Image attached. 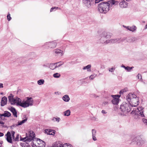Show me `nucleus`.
Returning <instances> with one entry per match:
<instances>
[{"label":"nucleus","mask_w":147,"mask_h":147,"mask_svg":"<svg viewBox=\"0 0 147 147\" xmlns=\"http://www.w3.org/2000/svg\"><path fill=\"white\" fill-rule=\"evenodd\" d=\"M127 1L129 2L131 1V0H126Z\"/></svg>","instance_id":"bf43d9fd"},{"label":"nucleus","mask_w":147,"mask_h":147,"mask_svg":"<svg viewBox=\"0 0 147 147\" xmlns=\"http://www.w3.org/2000/svg\"><path fill=\"white\" fill-rule=\"evenodd\" d=\"M96 136H92V138L94 141H96L97 140Z\"/></svg>","instance_id":"09e8293b"},{"label":"nucleus","mask_w":147,"mask_h":147,"mask_svg":"<svg viewBox=\"0 0 147 147\" xmlns=\"http://www.w3.org/2000/svg\"><path fill=\"white\" fill-rule=\"evenodd\" d=\"M132 109L131 106L129 103H126L125 102L123 103L120 106V109L123 112H129Z\"/></svg>","instance_id":"423d86ee"},{"label":"nucleus","mask_w":147,"mask_h":147,"mask_svg":"<svg viewBox=\"0 0 147 147\" xmlns=\"http://www.w3.org/2000/svg\"><path fill=\"white\" fill-rule=\"evenodd\" d=\"M43 66L44 67H49V63H46L45 64H44L43 65Z\"/></svg>","instance_id":"a18cd8bd"},{"label":"nucleus","mask_w":147,"mask_h":147,"mask_svg":"<svg viewBox=\"0 0 147 147\" xmlns=\"http://www.w3.org/2000/svg\"><path fill=\"white\" fill-rule=\"evenodd\" d=\"M110 8L109 3L107 2H102L98 5V10L102 13H107L109 11Z\"/></svg>","instance_id":"7ed1b4c3"},{"label":"nucleus","mask_w":147,"mask_h":147,"mask_svg":"<svg viewBox=\"0 0 147 147\" xmlns=\"http://www.w3.org/2000/svg\"><path fill=\"white\" fill-rule=\"evenodd\" d=\"M62 99L64 101L68 102L70 100V98L68 95H65L62 97Z\"/></svg>","instance_id":"5701e85b"},{"label":"nucleus","mask_w":147,"mask_h":147,"mask_svg":"<svg viewBox=\"0 0 147 147\" xmlns=\"http://www.w3.org/2000/svg\"><path fill=\"white\" fill-rule=\"evenodd\" d=\"M7 97L4 96L2 98L1 101V106H4L7 104Z\"/></svg>","instance_id":"a211bd4d"},{"label":"nucleus","mask_w":147,"mask_h":147,"mask_svg":"<svg viewBox=\"0 0 147 147\" xmlns=\"http://www.w3.org/2000/svg\"><path fill=\"white\" fill-rule=\"evenodd\" d=\"M18 102L19 106L24 108H26L32 106L33 105L34 102L32 98L27 97H26V99L22 101L21 99H19Z\"/></svg>","instance_id":"f03ea898"},{"label":"nucleus","mask_w":147,"mask_h":147,"mask_svg":"<svg viewBox=\"0 0 147 147\" xmlns=\"http://www.w3.org/2000/svg\"><path fill=\"white\" fill-rule=\"evenodd\" d=\"M44 80H40L37 81V83L39 85H42L44 84Z\"/></svg>","instance_id":"2f4dec72"},{"label":"nucleus","mask_w":147,"mask_h":147,"mask_svg":"<svg viewBox=\"0 0 147 147\" xmlns=\"http://www.w3.org/2000/svg\"><path fill=\"white\" fill-rule=\"evenodd\" d=\"M91 65H88L86 66H84L83 67L82 69L83 70L87 69L88 71L90 72L91 71Z\"/></svg>","instance_id":"4be33fe9"},{"label":"nucleus","mask_w":147,"mask_h":147,"mask_svg":"<svg viewBox=\"0 0 147 147\" xmlns=\"http://www.w3.org/2000/svg\"><path fill=\"white\" fill-rule=\"evenodd\" d=\"M7 18L8 21H10L11 19L10 17V14L9 13H8L7 16Z\"/></svg>","instance_id":"a19ab883"},{"label":"nucleus","mask_w":147,"mask_h":147,"mask_svg":"<svg viewBox=\"0 0 147 147\" xmlns=\"http://www.w3.org/2000/svg\"><path fill=\"white\" fill-rule=\"evenodd\" d=\"M52 120L54 122L56 121L57 122L59 123L61 120V119L58 117H54L53 118Z\"/></svg>","instance_id":"c85d7f7f"},{"label":"nucleus","mask_w":147,"mask_h":147,"mask_svg":"<svg viewBox=\"0 0 147 147\" xmlns=\"http://www.w3.org/2000/svg\"><path fill=\"white\" fill-rule=\"evenodd\" d=\"M84 3L88 8H90L91 6V3L90 0H84Z\"/></svg>","instance_id":"aec40b11"},{"label":"nucleus","mask_w":147,"mask_h":147,"mask_svg":"<svg viewBox=\"0 0 147 147\" xmlns=\"http://www.w3.org/2000/svg\"><path fill=\"white\" fill-rule=\"evenodd\" d=\"M108 102L107 101H104L103 102V104L104 105H106L108 104Z\"/></svg>","instance_id":"8fccbe9b"},{"label":"nucleus","mask_w":147,"mask_h":147,"mask_svg":"<svg viewBox=\"0 0 147 147\" xmlns=\"http://www.w3.org/2000/svg\"><path fill=\"white\" fill-rule=\"evenodd\" d=\"M27 120V118H26L25 119L20 121L18 122V124L16 125L17 126H18L19 125H22L23 123H25Z\"/></svg>","instance_id":"bb28decb"},{"label":"nucleus","mask_w":147,"mask_h":147,"mask_svg":"<svg viewBox=\"0 0 147 147\" xmlns=\"http://www.w3.org/2000/svg\"><path fill=\"white\" fill-rule=\"evenodd\" d=\"M54 52L56 54L59 56H62L63 54V51L59 49H56L54 50Z\"/></svg>","instance_id":"f3484780"},{"label":"nucleus","mask_w":147,"mask_h":147,"mask_svg":"<svg viewBox=\"0 0 147 147\" xmlns=\"http://www.w3.org/2000/svg\"><path fill=\"white\" fill-rule=\"evenodd\" d=\"M115 69V68L112 67L111 68H109V70L110 72H113L114 71Z\"/></svg>","instance_id":"79ce46f5"},{"label":"nucleus","mask_w":147,"mask_h":147,"mask_svg":"<svg viewBox=\"0 0 147 147\" xmlns=\"http://www.w3.org/2000/svg\"><path fill=\"white\" fill-rule=\"evenodd\" d=\"M63 147H73L70 144H68L67 143L63 144Z\"/></svg>","instance_id":"4c0bfd02"},{"label":"nucleus","mask_w":147,"mask_h":147,"mask_svg":"<svg viewBox=\"0 0 147 147\" xmlns=\"http://www.w3.org/2000/svg\"><path fill=\"white\" fill-rule=\"evenodd\" d=\"M116 1H115V0H111L110 1V3L112 5H114Z\"/></svg>","instance_id":"c03bdc74"},{"label":"nucleus","mask_w":147,"mask_h":147,"mask_svg":"<svg viewBox=\"0 0 147 147\" xmlns=\"http://www.w3.org/2000/svg\"><path fill=\"white\" fill-rule=\"evenodd\" d=\"M61 9L58 7H54L51 8L50 10L51 12L55 11L56 9Z\"/></svg>","instance_id":"72a5a7b5"},{"label":"nucleus","mask_w":147,"mask_h":147,"mask_svg":"<svg viewBox=\"0 0 147 147\" xmlns=\"http://www.w3.org/2000/svg\"><path fill=\"white\" fill-rule=\"evenodd\" d=\"M100 37L99 39L100 43L104 45H106L108 43H114L117 42L119 40V39H110V36L107 35L105 32L101 34Z\"/></svg>","instance_id":"f257e3e1"},{"label":"nucleus","mask_w":147,"mask_h":147,"mask_svg":"<svg viewBox=\"0 0 147 147\" xmlns=\"http://www.w3.org/2000/svg\"><path fill=\"white\" fill-rule=\"evenodd\" d=\"M4 135V134L3 133L1 132H0V137H2Z\"/></svg>","instance_id":"6e6d98bb"},{"label":"nucleus","mask_w":147,"mask_h":147,"mask_svg":"<svg viewBox=\"0 0 147 147\" xmlns=\"http://www.w3.org/2000/svg\"><path fill=\"white\" fill-rule=\"evenodd\" d=\"M129 103V104L131 106V107H135L137 106L139 103L138 98L136 96V97L134 98Z\"/></svg>","instance_id":"1a4fd4ad"},{"label":"nucleus","mask_w":147,"mask_h":147,"mask_svg":"<svg viewBox=\"0 0 147 147\" xmlns=\"http://www.w3.org/2000/svg\"><path fill=\"white\" fill-rule=\"evenodd\" d=\"M146 142V141L145 140L141 139L139 140V142H138V144L139 145H142L144 143Z\"/></svg>","instance_id":"c756f323"},{"label":"nucleus","mask_w":147,"mask_h":147,"mask_svg":"<svg viewBox=\"0 0 147 147\" xmlns=\"http://www.w3.org/2000/svg\"><path fill=\"white\" fill-rule=\"evenodd\" d=\"M35 140L31 143V145L33 147H45V143L40 139L35 138Z\"/></svg>","instance_id":"20e7f679"},{"label":"nucleus","mask_w":147,"mask_h":147,"mask_svg":"<svg viewBox=\"0 0 147 147\" xmlns=\"http://www.w3.org/2000/svg\"><path fill=\"white\" fill-rule=\"evenodd\" d=\"M15 131H12L11 132L8 131L5 134L6 139L8 142L10 143H12V137L13 139L14 138Z\"/></svg>","instance_id":"0eeeda50"},{"label":"nucleus","mask_w":147,"mask_h":147,"mask_svg":"<svg viewBox=\"0 0 147 147\" xmlns=\"http://www.w3.org/2000/svg\"><path fill=\"white\" fill-rule=\"evenodd\" d=\"M28 136L29 137V139H30V141L33 140V142H34V140H35V139L36 138H35V134L32 131H29Z\"/></svg>","instance_id":"4468645a"},{"label":"nucleus","mask_w":147,"mask_h":147,"mask_svg":"<svg viewBox=\"0 0 147 147\" xmlns=\"http://www.w3.org/2000/svg\"><path fill=\"white\" fill-rule=\"evenodd\" d=\"M143 108L142 107H139L135 110V114L142 117H144V115L143 114Z\"/></svg>","instance_id":"6e6552de"},{"label":"nucleus","mask_w":147,"mask_h":147,"mask_svg":"<svg viewBox=\"0 0 147 147\" xmlns=\"http://www.w3.org/2000/svg\"><path fill=\"white\" fill-rule=\"evenodd\" d=\"M56 65V68H58L60 66L62 65L63 64V63L61 62H59L55 63Z\"/></svg>","instance_id":"7c9ffc66"},{"label":"nucleus","mask_w":147,"mask_h":147,"mask_svg":"<svg viewBox=\"0 0 147 147\" xmlns=\"http://www.w3.org/2000/svg\"><path fill=\"white\" fill-rule=\"evenodd\" d=\"M57 44L55 41L49 42L45 43L44 45L46 47L47 46L49 48H55Z\"/></svg>","instance_id":"9d476101"},{"label":"nucleus","mask_w":147,"mask_h":147,"mask_svg":"<svg viewBox=\"0 0 147 147\" xmlns=\"http://www.w3.org/2000/svg\"><path fill=\"white\" fill-rule=\"evenodd\" d=\"M123 26L126 28L127 30L132 32H135L136 31L137 29V27L135 26H125L123 25Z\"/></svg>","instance_id":"2eb2a0df"},{"label":"nucleus","mask_w":147,"mask_h":147,"mask_svg":"<svg viewBox=\"0 0 147 147\" xmlns=\"http://www.w3.org/2000/svg\"><path fill=\"white\" fill-rule=\"evenodd\" d=\"M97 76V75L95 74H94L91 75L90 77L89 78L90 80H92Z\"/></svg>","instance_id":"e433bc0d"},{"label":"nucleus","mask_w":147,"mask_h":147,"mask_svg":"<svg viewBox=\"0 0 147 147\" xmlns=\"http://www.w3.org/2000/svg\"><path fill=\"white\" fill-rule=\"evenodd\" d=\"M3 84L0 83V88H3Z\"/></svg>","instance_id":"864d4df0"},{"label":"nucleus","mask_w":147,"mask_h":147,"mask_svg":"<svg viewBox=\"0 0 147 147\" xmlns=\"http://www.w3.org/2000/svg\"><path fill=\"white\" fill-rule=\"evenodd\" d=\"M136 97V95L134 93H130L126 97V99L129 102H130L134 98Z\"/></svg>","instance_id":"f8f14e48"},{"label":"nucleus","mask_w":147,"mask_h":147,"mask_svg":"<svg viewBox=\"0 0 147 147\" xmlns=\"http://www.w3.org/2000/svg\"><path fill=\"white\" fill-rule=\"evenodd\" d=\"M54 147H63V145L61 142L57 141L53 144Z\"/></svg>","instance_id":"6ab92c4d"},{"label":"nucleus","mask_w":147,"mask_h":147,"mask_svg":"<svg viewBox=\"0 0 147 147\" xmlns=\"http://www.w3.org/2000/svg\"><path fill=\"white\" fill-rule=\"evenodd\" d=\"M26 136L25 137L22 138H20V140L23 141L24 142H30V139H29V137L28 136V134H26Z\"/></svg>","instance_id":"412c9836"},{"label":"nucleus","mask_w":147,"mask_h":147,"mask_svg":"<svg viewBox=\"0 0 147 147\" xmlns=\"http://www.w3.org/2000/svg\"><path fill=\"white\" fill-rule=\"evenodd\" d=\"M134 67H130L129 66H127L125 67V69L128 71H131V70L134 68Z\"/></svg>","instance_id":"f704fd0d"},{"label":"nucleus","mask_w":147,"mask_h":147,"mask_svg":"<svg viewBox=\"0 0 147 147\" xmlns=\"http://www.w3.org/2000/svg\"><path fill=\"white\" fill-rule=\"evenodd\" d=\"M10 110L12 113L13 116L15 117H17V112L15 109L14 108L11 107L10 108Z\"/></svg>","instance_id":"b1692460"},{"label":"nucleus","mask_w":147,"mask_h":147,"mask_svg":"<svg viewBox=\"0 0 147 147\" xmlns=\"http://www.w3.org/2000/svg\"><path fill=\"white\" fill-rule=\"evenodd\" d=\"M127 88H125L121 90L119 92V93L120 94H123L125 92L127 91Z\"/></svg>","instance_id":"c9c22d12"},{"label":"nucleus","mask_w":147,"mask_h":147,"mask_svg":"<svg viewBox=\"0 0 147 147\" xmlns=\"http://www.w3.org/2000/svg\"><path fill=\"white\" fill-rule=\"evenodd\" d=\"M137 77L139 79H142L141 75L140 74H138L137 76Z\"/></svg>","instance_id":"de8ad7c7"},{"label":"nucleus","mask_w":147,"mask_h":147,"mask_svg":"<svg viewBox=\"0 0 147 147\" xmlns=\"http://www.w3.org/2000/svg\"><path fill=\"white\" fill-rule=\"evenodd\" d=\"M121 67H123L125 69V66H124V65H122L121 66Z\"/></svg>","instance_id":"13d9d810"},{"label":"nucleus","mask_w":147,"mask_h":147,"mask_svg":"<svg viewBox=\"0 0 147 147\" xmlns=\"http://www.w3.org/2000/svg\"><path fill=\"white\" fill-rule=\"evenodd\" d=\"M143 122L146 124L147 125V119H143L142 120Z\"/></svg>","instance_id":"49530a36"},{"label":"nucleus","mask_w":147,"mask_h":147,"mask_svg":"<svg viewBox=\"0 0 147 147\" xmlns=\"http://www.w3.org/2000/svg\"><path fill=\"white\" fill-rule=\"evenodd\" d=\"M2 116H3L4 117H9L11 115V114L9 112L5 111L4 112V113L3 114H2Z\"/></svg>","instance_id":"393cba45"},{"label":"nucleus","mask_w":147,"mask_h":147,"mask_svg":"<svg viewBox=\"0 0 147 147\" xmlns=\"http://www.w3.org/2000/svg\"><path fill=\"white\" fill-rule=\"evenodd\" d=\"M92 136H96V131L94 129H92Z\"/></svg>","instance_id":"58836bf2"},{"label":"nucleus","mask_w":147,"mask_h":147,"mask_svg":"<svg viewBox=\"0 0 147 147\" xmlns=\"http://www.w3.org/2000/svg\"><path fill=\"white\" fill-rule=\"evenodd\" d=\"M19 135L17 134L16 138L14 137V139H13L16 141H18L19 139Z\"/></svg>","instance_id":"ea45409f"},{"label":"nucleus","mask_w":147,"mask_h":147,"mask_svg":"<svg viewBox=\"0 0 147 147\" xmlns=\"http://www.w3.org/2000/svg\"><path fill=\"white\" fill-rule=\"evenodd\" d=\"M1 143H0V147H1Z\"/></svg>","instance_id":"680f3d73"},{"label":"nucleus","mask_w":147,"mask_h":147,"mask_svg":"<svg viewBox=\"0 0 147 147\" xmlns=\"http://www.w3.org/2000/svg\"><path fill=\"white\" fill-rule=\"evenodd\" d=\"M13 97L14 96L12 94H9L8 97L9 102L12 105H16L17 106H19L18 100L19 99H21L18 97L14 98Z\"/></svg>","instance_id":"39448f33"},{"label":"nucleus","mask_w":147,"mask_h":147,"mask_svg":"<svg viewBox=\"0 0 147 147\" xmlns=\"http://www.w3.org/2000/svg\"><path fill=\"white\" fill-rule=\"evenodd\" d=\"M102 0H95V3H98L100 1H102Z\"/></svg>","instance_id":"3c124183"},{"label":"nucleus","mask_w":147,"mask_h":147,"mask_svg":"<svg viewBox=\"0 0 147 147\" xmlns=\"http://www.w3.org/2000/svg\"><path fill=\"white\" fill-rule=\"evenodd\" d=\"M48 147H54L53 146V145H52V146H49Z\"/></svg>","instance_id":"052dcab7"},{"label":"nucleus","mask_w":147,"mask_h":147,"mask_svg":"<svg viewBox=\"0 0 147 147\" xmlns=\"http://www.w3.org/2000/svg\"><path fill=\"white\" fill-rule=\"evenodd\" d=\"M0 115H1V114H0ZM5 117H3V116L0 115V121H3L5 120Z\"/></svg>","instance_id":"37998d69"},{"label":"nucleus","mask_w":147,"mask_h":147,"mask_svg":"<svg viewBox=\"0 0 147 147\" xmlns=\"http://www.w3.org/2000/svg\"><path fill=\"white\" fill-rule=\"evenodd\" d=\"M144 29V30L147 29V24H146V25L145 26Z\"/></svg>","instance_id":"4d7b16f0"},{"label":"nucleus","mask_w":147,"mask_h":147,"mask_svg":"<svg viewBox=\"0 0 147 147\" xmlns=\"http://www.w3.org/2000/svg\"><path fill=\"white\" fill-rule=\"evenodd\" d=\"M49 67L53 70L56 69L55 63L49 64Z\"/></svg>","instance_id":"a878e982"},{"label":"nucleus","mask_w":147,"mask_h":147,"mask_svg":"<svg viewBox=\"0 0 147 147\" xmlns=\"http://www.w3.org/2000/svg\"><path fill=\"white\" fill-rule=\"evenodd\" d=\"M4 124V123L2 121H0V124L3 125Z\"/></svg>","instance_id":"5fc2aeb1"},{"label":"nucleus","mask_w":147,"mask_h":147,"mask_svg":"<svg viewBox=\"0 0 147 147\" xmlns=\"http://www.w3.org/2000/svg\"><path fill=\"white\" fill-rule=\"evenodd\" d=\"M119 5L121 8H126L128 7V4L125 1L123 0L120 2Z\"/></svg>","instance_id":"dca6fc26"},{"label":"nucleus","mask_w":147,"mask_h":147,"mask_svg":"<svg viewBox=\"0 0 147 147\" xmlns=\"http://www.w3.org/2000/svg\"><path fill=\"white\" fill-rule=\"evenodd\" d=\"M101 112L103 114H106L107 113V112L106 111L104 110H102V111Z\"/></svg>","instance_id":"603ef678"},{"label":"nucleus","mask_w":147,"mask_h":147,"mask_svg":"<svg viewBox=\"0 0 147 147\" xmlns=\"http://www.w3.org/2000/svg\"><path fill=\"white\" fill-rule=\"evenodd\" d=\"M113 99L112 102L114 105H117L119 102V98L120 96L119 95H111Z\"/></svg>","instance_id":"9b49d317"},{"label":"nucleus","mask_w":147,"mask_h":147,"mask_svg":"<svg viewBox=\"0 0 147 147\" xmlns=\"http://www.w3.org/2000/svg\"><path fill=\"white\" fill-rule=\"evenodd\" d=\"M60 76V74L59 73H55L53 75V76L55 78H59Z\"/></svg>","instance_id":"473e14b6"},{"label":"nucleus","mask_w":147,"mask_h":147,"mask_svg":"<svg viewBox=\"0 0 147 147\" xmlns=\"http://www.w3.org/2000/svg\"><path fill=\"white\" fill-rule=\"evenodd\" d=\"M44 131L45 133L47 134L48 135H52L53 136L55 135L56 132L55 131V130L49 129H45Z\"/></svg>","instance_id":"ddd939ff"},{"label":"nucleus","mask_w":147,"mask_h":147,"mask_svg":"<svg viewBox=\"0 0 147 147\" xmlns=\"http://www.w3.org/2000/svg\"><path fill=\"white\" fill-rule=\"evenodd\" d=\"M71 112L69 110H67L63 112L65 116H69L70 115Z\"/></svg>","instance_id":"cd10ccee"}]
</instances>
